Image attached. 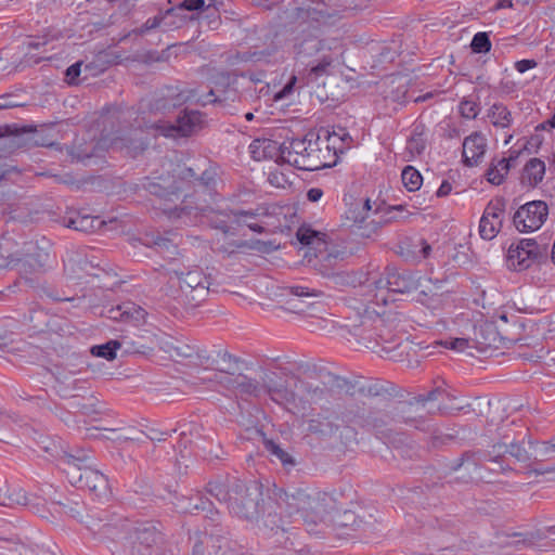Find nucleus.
<instances>
[{"mask_svg":"<svg viewBox=\"0 0 555 555\" xmlns=\"http://www.w3.org/2000/svg\"><path fill=\"white\" fill-rule=\"evenodd\" d=\"M133 114L131 108L105 107L98 117L90 147L81 153L77 152L78 159L83 160L86 165L103 167L106 163L104 152L108 149L125 151L133 158L142 154L147 147V142L140 127L130 126L129 120Z\"/></svg>","mask_w":555,"mask_h":555,"instance_id":"obj_1","label":"nucleus"},{"mask_svg":"<svg viewBox=\"0 0 555 555\" xmlns=\"http://www.w3.org/2000/svg\"><path fill=\"white\" fill-rule=\"evenodd\" d=\"M302 372L308 374L310 378L317 377L321 384H313L299 377L296 378L299 389L305 393L306 400L310 403L327 401L330 393L333 391L344 392L351 398L360 396L390 400L400 397L398 387L388 380L374 378L350 380L325 369H318L315 365H306Z\"/></svg>","mask_w":555,"mask_h":555,"instance_id":"obj_2","label":"nucleus"},{"mask_svg":"<svg viewBox=\"0 0 555 555\" xmlns=\"http://www.w3.org/2000/svg\"><path fill=\"white\" fill-rule=\"evenodd\" d=\"M205 489L220 503H225L231 515L248 522H258L267 511L262 486L256 481L216 479L207 482Z\"/></svg>","mask_w":555,"mask_h":555,"instance_id":"obj_3","label":"nucleus"},{"mask_svg":"<svg viewBox=\"0 0 555 555\" xmlns=\"http://www.w3.org/2000/svg\"><path fill=\"white\" fill-rule=\"evenodd\" d=\"M171 217H180L188 224L194 222L197 217H206L209 225L220 230L224 234L236 235V230L242 225V218H256L267 216V211L243 209H215L207 198L185 201L179 208H165Z\"/></svg>","mask_w":555,"mask_h":555,"instance_id":"obj_4","label":"nucleus"},{"mask_svg":"<svg viewBox=\"0 0 555 555\" xmlns=\"http://www.w3.org/2000/svg\"><path fill=\"white\" fill-rule=\"evenodd\" d=\"M321 133L309 132L304 138H296L281 144V163L297 169L314 171L331 168L337 164L335 154L323 147Z\"/></svg>","mask_w":555,"mask_h":555,"instance_id":"obj_5","label":"nucleus"},{"mask_svg":"<svg viewBox=\"0 0 555 555\" xmlns=\"http://www.w3.org/2000/svg\"><path fill=\"white\" fill-rule=\"evenodd\" d=\"M353 255L352 250L339 244L317 241L315 253L308 257L309 266L334 287L353 285L354 276L343 269V262Z\"/></svg>","mask_w":555,"mask_h":555,"instance_id":"obj_6","label":"nucleus"},{"mask_svg":"<svg viewBox=\"0 0 555 555\" xmlns=\"http://www.w3.org/2000/svg\"><path fill=\"white\" fill-rule=\"evenodd\" d=\"M525 330V323L518 317H513L512 322L505 313L496 320L486 321L475 327V347L481 350L509 348L520 340V333Z\"/></svg>","mask_w":555,"mask_h":555,"instance_id":"obj_7","label":"nucleus"},{"mask_svg":"<svg viewBox=\"0 0 555 555\" xmlns=\"http://www.w3.org/2000/svg\"><path fill=\"white\" fill-rule=\"evenodd\" d=\"M176 178L182 184L193 189L192 201L196 194L214 201L218 195V186L222 184L221 168L217 163L204 160L194 166L179 167Z\"/></svg>","mask_w":555,"mask_h":555,"instance_id":"obj_8","label":"nucleus"},{"mask_svg":"<svg viewBox=\"0 0 555 555\" xmlns=\"http://www.w3.org/2000/svg\"><path fill=\"white\" fill-rule=\"evenodd\" d=\"M170 281L177 279L179 285L178 301L186 308H195L206 300L209 295L211 276L199 267L183 271H169Z\"/></svg>","mask_w":555,"mask_h":555,"instance_id":"obj_9","label":"nucleus"},{"mask_svg":"<svg viewBox=\"0 0 555 555\" xmlns=\"http://www.w3.org/2000/svg\"><path fill=\"white\" fill-rule=\"evenodd\" d=\"M548 259V243L545 238H521L512 243L507 249L506 260L508 268L524 271L532 264L545 263Z\"/></svg>","mask_w":555,"mask_h":555,"instance_id":"obj_10","label":"nucleus"},{"mask_svg":"<svg viewBox=\"0 0 555 555\" xmlns=\"http://www.w3.org/2000/svg\"><path fill=\"white\" fill-rule=\"evenodd\" d=\"M308 430L321 439L337 437L344 446L357 442L358 431L352 426L343 425L336 410H325L308 422Z\"/></svg>","mask_w":555,"mask_h":555,"instance_id":"obj_11","label":"nucleus"},{"mask_svg":"<svg viewBox=\"0 0 555 555\" xmlns=\"http://www.w3.org/2000/svg\"><path fill=\"white\" fill-rule=\"evenodd\" d=\"M49 254L40 249L33 242L25 243L14 253L3 251L0 245V269H16L22 274H31L42 269Z\"/></svg>","mask_w":555,"mask_h":555,"instance_id":"obj_12","label":"nucleus"},{"mask_svg":"<svg viewBox=\"0 0 555 555\" xmlns=\"http://www.w3.org/2000/svg\"><path fill=\"white\" fill-rule=\"evenodd\" d=\"M207 81L210 90L204 94L197 92L195 98V102L202 106L208 104L225 105L238 98L236 89L233 88L235 79L232 78L230 72L211 68L208 70Z\"/></svg>","mask_w":555,"mask_h":555,"instance_id":"obj_13","label":"nucleus"},{"mask_svg":"<svg viewBox=\"0 0 555 555\" xmlns=\"http://www.w3.org/2000/svg\"><path fill=\"white\" fill-rule=\"evenodd\" d=\"M178 179L171 181L169 178L157 177L146 178V182L143 184L150 194L163 201L159 208L170 220H180V217H171L165 208H179L185 201H192V195L183 186L178 185Z\"/></svg>","mask_w":555,"mask_h":555,"instance_id":"obj_14","label":"nucleus"},{"mask_svg":"<svg viewBox=\"0 0 555 555\" xmlns=\"http://www.w3.org/2000/svg\"><path fill=\"white\" fill-rule=\"evenodd\" d=\"M163 540V533L151 521L138 522L125 537V555H151Z\"/></svg>","mask_w":555,"mask_h":555,"instance_id":"obj_15","label":"nucleus"},{"mask_svg":"<svg viewBox=\"0 0 555 555\" xmlns=\"http://www.w3.org/2000/svg\"><path fill=\"white\" fill-rule=\"evenodd\" d=\"M197 89L181 90L176 86H167L155 93L150 103V111L154 114L167 115L186 102L195 101Z\"/></svg>","mask_w":555,"mask_h":555,"instance_id":"obj_16","label":"nucleus"},{"mask_svg":"<svg viewBox=\"0 0 555 555\" xmlns=\"http://www.w3.org/2000/svg\"><path fill=\"white\" fill-rule=\"evenodd\" d=\"M85 395H72V421L75 424L94 422L103 412V404L91 387L76 388Z\"/></svg>","mask_w":555,"mask_h":555,"instance_id":"obj_17","label":"nucleus"},{"mask_svg":"<svg viewBox=\"0 0 555 555\" xmlns=\"http://www.w3.org/2000/svg\"><path fill=\"white\" fill-rule=\"evenodd\" d=\"M547 216V204L544 201H532L516 210L513 223L519 232H532L542 227Z\"/></svg>","mask_w":555,"mask_h":555,"instance_id":"obj_18","label":"nucleus"},{"mask_svg":"<svg viewBox=\"0 0 555 555\" xmlns=\"http://www.w3.org/2000/svg\"><path fill=\"white\" fill-rule=\"evenodd\" d=\"M188 511L190 513H205V530H210V537L217 538L218 540L225 539V535L230 534L228 527L222 526L221 514L215 508L212 502L197 494L195 498L190 499Z\"/></svg>","mask_w":555,"mask_h":555,"instance_id":"obj_19","label":"nucleus"},{"mask_svg":"<svg viewBox=\"0 0 555 555\" xmlns=\"http://www.w3.org/2000/svg\"><path fill=\"white\" fill-rule=\"evenodd\" d=\"M313 489L301 487H289L287 489L276 488L273 492L276 504L285 508L291 516L298 514L300 517L307 512V506L313 493Z\"/></svg>","mask_w":555,"mask_h":555,"instance_id":"obj_20","label":"nucleus"},{"mask_svg":"<svg viewBox=\"0 0 555 555\" xmlns=\"http://www.w3.org/2000/svg\"><path fill=\"white\" fill-rule=\"evenodd\" d=\"M378 291L387 289L389 293L405 294L411 293L418 287V279L408 270H398L386 268L385 276L374 282Z\"/></svg>","mask_w":555,"mask_h":555,"instance_id":"obj_21","label":"nucleus"},{"mask_svg":"<svg viewBox=\"0 0 555 555\" xmlns=\"http://www.w3.org/2000/svg\"><path fill=\"white\" fill-rule=\"evenodd\" d=\"M335 507L336 499L332 494L314 490L311 493L307 512H305L301 519L309 526L321 522L327 524Z\"/></svg>","mask_w":555,"mask_h":555,"instance_id":"obj_22","label":"nucleus"},{"mask_svg":"<svg viewBox=\"0 0 555 555\" xmlns=\"http://www.w3.org/2000/svg\"><path fill=\"white\" fill-rule=\"evenodd\" d=\"M420 406L414 397L405 401H399L391 409L395 425L404 424L415 429L427 430L429 427L428 421L422 413H418L420 410L423 411V408Z\"/></svg>","mask_w":555,"mask_h":555,"instance_id":"obj_23","label":"nucleus"},{"mask_svg":"<svg viewBox=\"0 0 555 555\" xmlns=\"http://www.w3.org/2000/svg\"><path fill=\"white\" fill-rule=\"evenodd\" d=\"M415 518L420 524L421 533L428 537H434L438 532H451L455 528V524L450 518V515H446L437 506H435L433 512L420 511Z\"/></svg>","mask_w":555,"mask_h":555,"instance_id":"obj_24","label":"nucleus"},{"mask_svg":"<svg viewBox=\"0 0 555 555\" xmlns=\"http://www.w3.org/2000/svg\"><path fill=\"white\" fill-rule=\"evenodd\" d=\"M261 390L279 404H295L296 393L287 387V382L273 371H264L261 376Z\"/></svg>","mask_w":555,"mask_h":555,"instance_id":"obj_25","label":"nucleus"},{"mask_svg":"<svg viewBox=\"0 0 555 555\" xmlns=\"http://www.w3.org/2000/svg\"><path fill=\"white\" fill-rule=\"evenodd\" d=\"M511 542L515 546L524 545L537 547L542 551L555 550V525L527 532H514Z\"/></svg>","mask_w":555,"mask_h":555,"instance_id":"obj_26","label":"nucleus"},{"mask_svg":"<svg viewBox=\"0 0 555 555\" xmlns=\"http://www.w3.org/2000/svg\"><path fill=\"white\" fill-rule=\"evenodd\" d=\"M318 33L319 29H307L302 30L296 38L294 51L297 60L306 62L321 52L331 50V47L326 44L325 40L320 38Z\"/></svg>","mask_w":555,"mask_h":555,"instance_id":"obj_27","label":"nucleus"},{"mask_svg":"<svg viewBox=\"0 0 555 555\" xmlns=\"http://www.w3.org/2000/svg\"><path fill=\"white\" fill-rule=\"evenodd\" d=\"M146 311L135 305L134 302L127 301L117 306H102L99 315L107 318L113 321H120L139 325L145 321Z\"/></svg>","mask_w":555,"mask_h":555,"instance_id":"obj_28","label":"nucleus"},{"mask_svg":"<svg viewBox=\"0 0 555 555\" xmlns=\"http://www.w3.org/2000/svg\"><path fill=\"white\" fill-rule=\"evenodd\" d=\"M202 114L198 111L184 109L175 124L162 127L163 133L166 137H190L202 128Z\"/></svg>","mask_w":555,"mask_h":555,"instance_id":"obj_29","label":"nucleus"},{"mask_svg":"<svg viewBox=\"0 0 555 555\" xmlns=\"http://www.w3.org/2000/svg\"><path fill=\"white\" fill-rule=\"evenodd\" d=\"M395 427L391 410L371 409L363 429L373 433L378 438H390Z\"/></svg>","mask_w":555,"mask_h":555,"instance_id":"obj_30","label":"nucleus"},{"mask_svg":"<svg viewBox=\"0 0 555 555\" xmlns=\"http://www.w3.org/2000/svg\"><path fill=\"white\" fill-rule=\"evenodd\" d=\"M431 246L423 237H404L396 246V254L408 262H420L426 259Z\"/></svg>","mask_w":555,"mask_h":555,"instance_id":"obj_31","label":"nucleus"},{"mask_svg":"<svg viewBox=\"0 0 555 555\" xmlns=\"http://www.w3.org/2000/svg\"><path fill=\"white\" fill-rule=\"evenodd\" d=\"M327 524L339 534H350V532L357 531L362 527L363 519L353 511L340 509L336 504Z\"/></svg>","mask_w":555,"mask_h":555,"instance_id":"obj_32","label":"nucleus"},{"mask_svg":"<svg viewBox=\"0 0 555 555\" xmlns=\"http://www.w3.org/2000/svg\"><path fill=\"white\" fill-rule=\"evenodd\" d=\"M78 286L79 284H76L72 287V308H80L93 314H99L102 308L99 293L102 294V291L91 287H79L78 289Z\"/></svg>","mask_w":555,"mask_h":555,"instance_id":"obj_33","label":"nucleus"},{"mask_svg":"<svg viewBox=\"0 0 555 555\" xmlns=\"http://www.w3.org/2000/svg\"><path fill=\"white\" fill-rule=\"evenodd\" d=\"M486 138L480 132H473L463 142V163L467 167L478 164L486 153Z\"/></svg>","mask_w":555,"mask_h":555,"instance_id":"obj_34","label":"nucleus"},{"mask_svg":"<svg viewBox=\"0 0 555 555\" xmlns=\"http://www.w3.org/2000/svg\"><path fill=\"white\" fill-rule=\"evenodd\" d=\"M343 425L363 429L369 411L364 402H350L336 409Z\"/></svg>","mask_w":555,"mask_h":555,"instance_id":"obj_35","label":"nucleus"},{"mask_svg":"<svg viewBox=\"0 0 555 555\" xmlns=\"http://www.w3.org/2000/svg\"><path fill=\"white\" fill-rule=\"evenodd\" d=\"M288 289L296 297L288 301L296 312H306L315 304L312 299L323 296V292L301 285L289 286Z\"/></svg>","mask_w":555,"mask_h":555,"instance_id":"obj_36","label":"nucleus"},{"mask_svg":"<svg viewBox=\"0 0 555 555\" xmlns=\"http://www.w3.org/2000/svg\"><path fill=\"white\" fill-rule=\"evenodd\" d=\"M105 224L106 222L93 215L89 208L72 209V230L92 233Z\"/></svg>","mask_w":555,"mask_h":555,"instance_id":"obj_37","label":"nucleus"},{"mask_svg":"<svg viewBox=\"0 0 555 555\" xmlns=\"http://www.w3.org/2000/svg\"><path fill=\"white\" fill-rule=\"evenodd\" d=\"M93 456L83 453V456L72 455V487L78 490L85 489V481L89 479V474H92Z\"/></svg>","mask_w":555,"mask_h":555,"instance_id":"obj_38","label":"nucleus"},{"mask_svg":"<svg viewBox=\"0 0 555 555\" xmlns=\"http://www.w3.org/2000/svg\"><path fill=\"white\" fill-rule=\"evenodd\" d=\"M223 384L241 395L259 397L261 392V385L256 378L248 377L245 374L238 373L233 376H224Z\"/></svg>","mask_w":555,"mask_h":555,"instance_id":"obj_39","label":"nucleus"},{"mask_svg":"<svg viewBox=\"0 0 555 555\" xmlns=\"http://www.w3.org/2000/svg\"><path fill=\"white\" fill-rule=\"evenodd\" d=\"M544 175L545 163L537 157L530 158L522 168L520 183L534 189L543 181Z\"/></svg>","mask_w":555,"mask_h":555,"instance_id":"obj_40","label":"nucleus"},{"mask_svg":"<svg viewBox=\"0 0 555 555\" xmlns=\"http://www.w3.org/2000/svg\"><path fill=\"white\" fill-rule=\"evenodd\" d=\"M249 153L255 160H263L276 156L281 163V145L270 139H255L249 144Z\"/></svg>","mask_w":555,"mask_h":555,"instance_id":"obj_41","label":"nucleus"},{"mask_svg":"<svg viewBox=\"0 0 555 555\" xmlns=\"http://www.w3.org/2000/svg\"><path fill=\"white\" fill-rule=\"evenodd\" d=\"M34 440L38 449L52 459L65 461L69 456L66 447L61 442V440H55L49 436L38 433H35Z\"/></svg>","mask_w":555,"mask_h":555,"instance_id":"obj_42","label":"nucleus"},{"mask_svg":"<svg viewBox=\"0 0 555 555\" xmlns=\"http://www.w3.org/2000/svg\"><path fill=\"white\" fill-rule=\"evenodd\" d=\"M384 325V320L377 314L374 319L362 317L359 325H353V335L363 339L383 338L379 327Z\"/></svg>","mask_w":555,"mask_h":555,"instance_id":"obj_43","label":"nucleus"},{"mask_svg":"<svg viewBox=\"0 0 555 555\" xmlns=\"http://www.w3.org/2000/svg\"><path fill=\"white\" fill-rule=\"evenodd\" d=\"M480 465L481 464L477 461V459H475L473 451H465L461 454L460 457L450 462L449 468L451 472H457L464 468L468 475L463 476V478L465 482H468L474 479L473 474L480 469Z\"/></svg>","mask_w":555,"mask_h":555,"instance_id":"obj_44","label":"nucleus"},{"mask_svg":"<svg viewBox=\"0 0 555 555\" xmlns=\"http://www.w3.org/2000/svg\"><path fill=\"white\" fill-rule=\"evenodd\" d=\"M190 540L193 541L192 552L190 555H206L205 544L208 543V541L212 542L214 540L219 543L218 545H212V553L217 554L218 551L222 547L221 542L225 543L228 541V535H225V539L220 538L218 541L217 538L211 539L210 530L208 529L205 530V532L196 531L193 537H190ZM208 555H211L210 551H208Z\"/></svg>","mask_w":555,"mask_h":555,"instance_id":"obj_45","label":"nucleus"},{"mask_svg":"<svg viewBox=\"0 0 555 555\" xmlns=\"http://www.w3.org/2000/svg\"><path fill=\"white\" fill-rule=\"evenodd\" d=\"M371 201L366 198L362 203H353L346 211V219L350 221V227L357 225L359 228L366 221L371 212Z\"/></svg>","mask_w":555,"mask_h":555,"instance_id":"obj_46","label":"nucleus"},{"mask_svg":"<svg viewBox=\"0 0 555 555\" xmlns=\"http://www.w3.org/2000/svg\"><path fill=\"white\" fill-rule=\"evenodd\" d=\"M271 55L272 52L269 49L260 51H236L235 53L228 55L227 63L231 66L248 62L256 63L264 61Z\"/></svg>","mask_w":555,"mask_h":555,"instance_id":"obj_47","label":"nucleus"},{"mask_svg":"<svg viewBox=\"0 0 555 555\" xmlns=\"http://www.w3.org/2000/svg\"><path fill=\"white\" fill-rule=\"evenodd\" d=\"M214 352L217 354V358L219 359V367H215V370L225 373V376H233L234 374H236V371L240 370V364L244 363V360L231 354L227 350L218 349L214 350Z\"/></svg>","mask_w":555,"mask_h":555,"instance_id":"obj_48","label":"nucleus"},{"mask_svg":"<svg viewBox=\"0 0 555 555\" xmlns=\"http://www.w3.org/2000/svg\"><path fill=\"white\" fill-rule=\"evenodd\" d=\"M263 444L272 460L279 461L284 468L289 469L296 465L295 459L275 441L264 440Z\"/></svg>","mask_w":555,"mask_h":555,"instance_id":"obj_49","label":"nucleus"},{"mask_svg":"<svg viewBox=\"0 0 555 555\" xmlns=\"http://www.w3.org/2000/svg\"><path fill=\"white\" fill-rule=\"evenodd\" d=\"M83 486L82 491H88L90 494L100 498L106 493L108 482L102 473L94 469L92 474H89V479L85 481Z\"/></svg>","mask_w":555,"mask_h":555,"instance_id":"obj_50","label":"nucleus"},{"mask_svg":"<svg viewBox=\"0 0 555 555\" xmlns=\"http://www.w3.org/2000/svg\"><path fill=\"white\" fill-rule=\"evenodd\" d=\"M527 433L516 442L507 443V454L513 457L516 462L530 465L532 462V452L525 448Z\"/></svg>","mask_w":555,"mask_h":555,"instance_id":"obj_51","label":"nucleus"},{"mask_svg":"<svg viewBox=\"0 0 555 555\" xmlns=\"http://www.w3.org/2000/svg\"><path fill=\"white\" fill-rule=\"evenodd\" d=\"M507 443H512L507 438H505L504 441H500L498 439V441L491 446V450H488L490 462L498 463L500 465L501 473H507L513 470V468L509 465L504 464L503 461L505 454H507Z\"/></svg>","mask_w":555,"mask_h":555,"instance_id":"obj_52","label":"nucleus"},{"mask_svg":"<svg viewBox=\"0 0 555 555\" xmlns=\"http://www.w3.org/2000/svg\"><path fill=\"white\" fill-rule=\"evenodd\" d=\"M154 495L153 488L146 479H137L128 491V500L133 504H137V499L140 501H146Z\"/></svg>","mask_w":555,"mask_h":555,"instance_id":"obj_53","label":"nucleus"},{"mask_svg":"<svg viewBox=\"0 0 555 555\" xmlns=\"http://www.w3.org/2000/svg\"><path fill=\"white\" fill-rule=\"evenodd\" d=\"M488 117L495 127L506 128L512 122L511 112L502 103H494L488 112Z\"/></svg>","mask_w":555,"mask_h":555,"instance_id":"obj_54","label":"nucleus"},{"mask_svg":"<svg viewBox=\"0 0 555 555\" xmlns=\"http://www.w3.org/2000/svg\"><path fill=\"white\" fill-rule=\"evenodd\" d=\"M122 346L118 339H111L102 345H94L89 349L92 357L103 358L107 361H112L116 358V352Z\"/></svg>","mask_w":555,"mask_h":555,"instance_id":"obj_55","label":"nucleus"},{"mask_svg":"<svg viewBox=\"0 0 555 555\" xmlns=\"http://www.w3.org/2000/svg\"><path fill=\"white\" fill-rule=\"evenodd\" d=\"M30 132H33L31 128L18 127L15 124L0 126V139L5 137L12 138V143L18 147L26 144L24 134Z\"/></svg>","mask_w":555,"mask_h":555,"instance_id":"obj_56","label":"nucleus"},{"mask_svg":"<svg viewBox=\"0 0 555 555\" xmlns=\"http://www.w3.org/2000/svg\"><path fill=\"white\" fill-rule=\"evenodd\" d=\"M426 149V139L424 138L423 128L420 130V127L416 126L411 134V137L406 141L405 151L412 157L420 156Z\"/></svg>","mask_w":555,"mask_h":555,"instance_id":"obj_57","label":"nucleus"},{"mask_svg":"<svg viewBox=\"0 0 555 555\" xmlns=\"http://www.w3.org/2000/svg\"><path fill=\"white\" fill-rule=\"evenodd\" d=\"M401 180L404 188L409 192H414L420 190L423 183V177L418 170L414 167L408 165L403 168L401 173Z\"/></svg>","mask_w":555,"mask_h":555,"instance_id":"obj_58","label":"nucleus"},{"mask_svg":"<svg viewBox=\"0 0 555 555\" xmlns=\"http://www.w3.org/2000/svg\"><path fill=\"white\" fill-rule=\"evenodd\" d=\"M47 314L41 309H30L23 317V324L35 332H42L46 325Z\"/></svg>","mask_w":555,"mask_h":555,"instance_id":"obj_59","label":"nucleus"},{"mask_svg":"<svg viewBox=\"0 0 555 555\" xmlns=\"http://www.w3.org/2000/svg\"><path fill=\"white\" fill-rule=\"evenodd\" d=\"M55 372H52L53 384L51 386L52 391L61 399L67 400L69 398V385L67 384V374L60 372L59 367H55Z\"/></svg>","mask_w":555,"mask_h":555,"instance_id":"obj_60","label":"nucleus"},{"mask_svg":"<svg viewBox=\"0 0 555 555\" xmlns=\"http://www.w3.org/2000/svg\"><path fill=\"white\" fill-rule=\"evenodd\" d=\"M119 343L122 344L121 348L124 353L149 356L153 352V347L142 344L140 340H133L129 337H122Z\"/></svg>","mask_w":555,"mask_h":555,"instance_id":"obj_61","label":"nucleus"},{"mask_svg":"<svg viewBox=\"0 0 555 555\" xmlns=\"http://www.w3.org/2000/svg\"><path fill=\"white\" fill-rule=\"evenodd\" d=\"M506 201L504 197H496L490 201L483 211L482 217H487V219L493 221H502L503 222V214L505 211Z\"/></svg>","mask_w":555,"mask_h":555,"instance_id":"obj_62","label":"nucleus"},{"mask_svg":"<svg viewBox=\"0 0 555 555\" xmlns=\"http://www.w3.org/2000/svg\"><path fill=\"white\" fill-rule=\"evenodd\" d=\"M318 133H321L322 141H325L323 147H328L331 154H335L337 159L339 158V154L344 153L345 147L338 141V133L335 131L330 132L328 130L321 129Z\"/></svg>","mask_w":555,"mask_h":555,"instance_id":"obj_63","label":"nucleus"},{"mask_svg":"<svg viewBox=\"0 0 555 555\" xmlns=\"http://www.w3.org/2000/svg\"><path fill=\"white\" fill-rule=\"evenodd\" d=\"M502 228V221H493L481 217L479 222V234L483 240L491 241L494 238Z\"/></svg>","mask_w":555,"mask_h":555,"instance_id":"obj_64","label":"nucleus"}]
</instances>
